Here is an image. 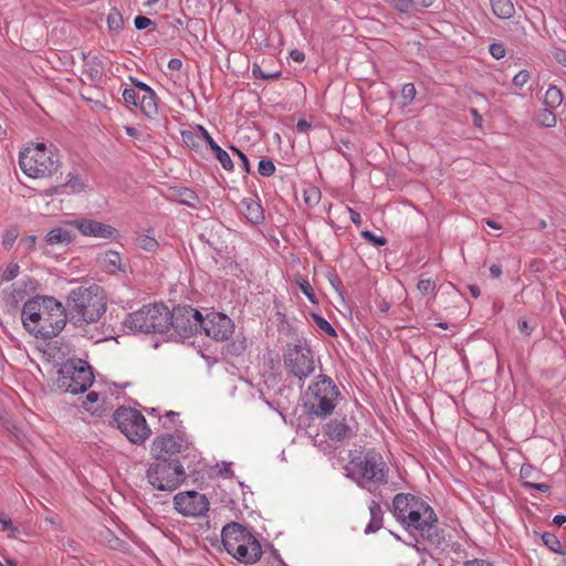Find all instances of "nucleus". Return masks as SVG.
<instances>
[{
    "mask_svg": "<svg viewBox=\"0 0 566 566\" xmlns=\"http://www.w3.org/2000/svg\"><path fill=\"white\" fill-rule=\"evenodd\" d=\"M391 512L397 521L407 528L416 530L430 546L438 548L444 543V530L439 527L434 510L420 496L396 494Z\"/></svg>",
    "mask_w": 566,
    "mask_h": 566,
    "instance_id": "nucleus-1",
    "label": "nucleus"
},
{
    "mask_svg": "<svg viewBox=\"0 0 566 566\" xmlns=\"http://www.w3.org/2000/svg\"><path fill=\"white\" fill-rule=\"evenodd\" d=\"M67 319L65 306L53 296L32 297L24 303L21 312L25 331L43 340L57 336L64 329Z\"/></svg>",
    "mask_w": 566,
    "mask_h": 566,
    "instance_id": "nucleus-2",
    "label": "nucleus"
},
{
    "mask_svg": "<svg viewBox=\"0 0 566 566\" xmlns=\"http://www.w3.org/2000/svg\"><path fill=\"white\" fill-rule=\"evenodd\" d=\"M69 319L76 326L97 322L106 312V297L101 286H78L66 297Z\"/></svg>",
    "mask_w": 566,
    "mask_h": 566,
    "instance_id": "nucleus-3",
    "label": "nucleus"
},
{
    "mask_svg": "<svg viewBox=\"0 0 566 566\" xmlns=\"http://www.w3.org/2000/svg\"><path fill=\"white\" fill-rule=\"evenodd\" d=\"M350 469L348 476L352 478L359 488L375 493L378 485L388 483L389 468L382 455L375 449H368L354 457L349 462Z\"/></svg>",
    "mask_w": 566,
    "mask_h": 566,
    "instance_id": "nucleus-4",
    "label": "nucleus"
},
{
    "mask_svg": "<svg viewBox=\"0 0 566 566\" xmlns=\"http://www.w3.org/2000/svg\"><path fill=\"white\" fill-rule=\"evenodd\" d=\"M92 366L82 358H70L57 369L55 386L62 392L77 395L85 392L94 382Z\"/></svg>",
    "mask_w": 566,
    "mask_h": 566,
    "instance_id": "nucleus-5",
    "label": "nucleus"
},
{
    "mask_svg": "<svg viewBox=\"0 0 566 566\" xmlns=\"http://www.w3.org/2000/svg\"><path fill=\"white\" fill-rule=\"evenodd\" d=\"M307 395L308 399L304 407L308 413L317 418H326L333 413L340 391L329 376L321 374L308 386Z\"/></svg>",
    "mask_w": 566,
    "mask_h": 566,
    "instance_id": "nucleus-6",
    "label": "nucleus"
},
{
    "mask_svg": "<svg viewBox=\"0 0 566 566\" xmlns=\"http://www.w3.org/2000/svg\"><path fill=\"white\" fill-rule=\"evenodd\" d=\"M168 307L164 304L145 305L127 315L124 326L134 333H168Z\"/></svg>",
    "mask_w": 566,
    "mask_h": 566,
    "instance_id": "nucleus-7",
    "label": "nucleus"
},
{
    "mask_svg": "<svg viewBox=\"0 0 566 566\" xmlns=\"http://www.w3.org/2000/svg\"><path fill=\"white\" fill-rule=\"evenodd\" d=\"M19 165L21 170L32 178L52 176L60 167L57 157L44 144H36L22 151Z\"/></svg>",
    "mask_w": 566,
    "mask_h": 566,
    "instance_id": "nucleus-8",
    "label": "nucleus"
},
{
    "mask_svg": "<svg viewBox=\"0 0 566 566\" xmlns=\"http://www.w3.org/2000/svg\"><path fill=\"white\" fill-rule=\"evenodd\" d=\"M154 460L146 472L147 480L154 489L172 492L186 480V472L180 460Z\"/></svg>",
    "mask_w": 566,
    "mask_h": 566,
    "instance_id": "nucleus-9",
    "label": "nucleus"
},
{
    "mask_svg": "<svg viewBox=\"0 0 566 566\" xmlns=\"http://www.w3.org/2000/svg\"><path fill=\"white\" fill-rule=\"evenodd\" d=\"M117 429L134 444H140L151 434L145 417L132 407H118L112 418Z\"/></svg>",
    "mask_w": 566,
    "mask_h": 566,
    "instance_id": "nucleus-10",
    "label": "nucleus"
},
{
    "mask_svg": "<svg viewBox=\"0 0 566 566\" xmlns=\"http://www.w3.org/2000/svg\"><path fill=\"white\" fill-rule=\"evenodd\" d=\"M201 315L200 311L190 305H177L172 311L168 310V332L172 328L170 337L184 340L199 333Z\"/></svg>",
    "mask_w": 566,
    "mask_h": 566,
    "instance_id": "nucleus-11",
    "label": "nucleus"
},
{
    "mask_svg": "<svg viewBox=\"0 0 566 566\" xmlns=\"http://www.w3.org/2000/svg\"><path fill=\"white\" fill-rule=\"evenodd\" d=\"M284 367L289 376L304 380L315 370V360L312 349L301 342L289 345L284 354Z\"/></svg>",
    "mask_w": 566,
    "mask_h": 566,
    "instance_id": "nucleus-12",
    "label": "nucleus"
},
{
    "mask_svg": "<svg viewBox=\"0 0 566 566\" xmlns=\"http://www.w3.org/2000/svg\"><path fill=\"white\" fill-rule=\"evenodd\" d=\"M189 449L188 439L185 434L165 433L156 437L150 447L154 459H166L168 461L179 460L178 454Z\"/></svg>",
    "mask_w": 566,
    "mask_h": 566,
    "instance_id": "nucleus-13",
    "label": "nucleus"
},
{
    "mask_svg": "<svg viewBox=\"0 0 566 566\" xmlns=\"http://www.w3.org/2000/svg\"><path fill=\"white\" fill-rule=\"evenodd\" d=\"M216 342L228 340L234 333V323L230 317L220 312H210L201 315L200 331Z\"/></svg>",
    "mask_w": 566,
    "mask_h": 566,
    "instance_id": "nucleus-14",
    "label": "nucleus"
},
{
    "mask_svg": "<svg viewBox=\"0 0 566 566\" xmlns=\"http://www.w3.org/2000/svg\"><path fill=\"white\" fill-rule=\"evenodd\" d=\"M174 506L186 517H201L209 511V500L197 491L180 492L174 496Z\"/></svg>",
    "mask_w": 566,
    "mask_h": 566,
    "instance_id": "nucleus-15",
    "label": "nucleus"
},
{
    "mask_svg": "<svg viewBox=\"0 0 566 566\" xmlns=\"http://www.w3.org/2000/svg\"><path fill=\"white\" fill-rule=\"evenodd\" d=\"M65 224L76 228L82 235L101 239H116L118 230L114 227L88 218L69 220Z\"/></svg>",
    "mask_w": 566,
    "mask_h": 566,
    "instance_id": "nucleus-16",
    "label": "nucleus"
},
{
    "mask_svg": "<svg viewBox=\"0 0 566 566\" xmlns=\"http://www.w3.org/2000/svg\"><path fill=\"white\" fill-rule=\"evenodd\" d=\"M255 537L245 526L237 522H230L222 527L221 542L226 549H233L234 546L240 545Z\"/></svg>",
    "mask_w": 566,
    "mask_h": 566,
    "instance_id": "nucleus-17",
    "label": "nucleus"
},
{
    "mask_svg": "<svg viewBox=\"0 0 566 566\" xmlns=\"http://www.w3.org/2000/svg\"><path fill=\"white\" fill-rule=\"evenodd\" d=\"M227 553L235 558L239 563L245 565L255 564L262 557L261 544L255 537L234 546L233 549L228 548Z\"/></svg>",
    "mask_w": 566,
    "mask_h": 566,
    "instance_id": "nucleus-18",
    "label": "nucleus"
},
{
    "mask_svg": "<svg viewBox=\"0 0 566 566\" xmlns=\"http://www.w3.org/2000/svg\"><path fill=\"white\" fill-rule=\"evenodd\" d=\"M325 434L333 441H344L355 434L354 428L347 423L346 418L333 419L325 426Z\"/></svg>",
    "mask_w": 566,
    "mask_h": 566,
    "instance_id": "nucleus-19",
    "label": "nucleus"
},
{
    "mask_svg": "<svg viewBox=\"0 0 566 566\" xmlns=\"http://www.w3.org/2000/svg\"><path fill=\"white\" fill-rule=\"evenodd\" d=\"M97 262L101 269L107 274H115L119 271H125V264L122 262V256L114 250H108L97 256Z\"/></svg>",
    "mask_w": 566,
    "mask_h": 566,
    "instance_id": "nucleus-20",
    "label": "nucleus"
},
{
    "mask_svg": "<svg viewBox=\"0 0 566 566\" xmlns=\"http://www.w3.org/2000/svg\"><path fill=\"white\" fill-rule=\"evenodd\" d=\"M67 177L69 178L65 182L46 188L43 191V195L46 197L54 196V195H63V193H65V190L67 188H70L72 192H78V191L83 190L84 184L82 182V180L78 176L69 174Z\"/></svg>",
    "mask_w": 566,
    "mask_h": 566,
    "instance_id": "nucleus-21",
    "label": "nucleus"
},
{
    "mask_svg": "<svg viewBox=\"0 0 566 566\" xmlns=\"http://www.w3.org/2000/svg\"><path fill=\"white\" fill-rule=\"evenodd\" d=\"M241 212L254 224L261 223L264 220L261 205L253 199L245 198L241 201Z\"/></svg>",
    "mask_w": 566,
    "mask_h": 566,
    "instance_id": "nucleus-22",
    "label": "nucleus"
},
{
    "mask_svg": "<svg viewBox=\"0 0 566 566\" xmlns=\"http://www.w3.org/2000/svg\"><path fill=\"white\" fill-rule=\"evenodd\" d=\"M75 239L74 233L65 227H57L52 229L45 235V242L49 245L64 244L67 245L72 243Z\"/></svg>",
    "mask_w": 566,
    "mask_h": 566,
    "instance_id": "nucleus-23",
    "label": "nucleus"
},
{
    "mask_svg": "<svg viewBox=\"0 0 566 566\" xmlns=\"http://www.w3.org/2000/svg\"><path fill=\"white\" fill-rule=\"evenodd\" d=\"M171 196L177 202L191 208H196L200 201L198 195L186 187L172 189Z\"/></svg>",
    "mask_w": 566,
    "mask_h": 566,
    "instance_id": "nucleus-24",
    "label": "nucleus"
},
{
    "mask_svg": "<svg viewBox=\"0 0 566 566\" xmlns=\"http://www.w3.org/2000/svg\"><path fill=\"white\" fill-rule=\"evenodd\" d=\"M369 512L370 521L365 528L366 534L375 533L382 527L384 512L381 510L380 504L376 501H371L369 505Z\"/></svg>",
    "mask_w": 566,
    "mask_h": 566,
    "instance_id": "nucleus-25",
    "label": "nucleus"
},
{
    "mask_svg": "<svg viewBox=\"0 0 566 566\" xmlns=\"http://www.w3.org/2000/svg\"><path fill=\"white\" fill-rule=\"evenodd\" d=\"M493 13L500 19H510L515 12L512 0H490Z\"/></svg>",
    "mask_w": 566,
    "mask_h": 566,
    "instance_id": "nucleus-26",
    "label": "nucleus"
},
{
    "mask_svg": "<svg viewBox=\"0 0 566 566\" xmlns=\"http://www.w3.org/2000/svg\"><path fill=\"white\" fill-rule=\"evenodd\" d=\"M157 95L154 92V95L147 94L142 95L140 102L137 107L142 111V113L148 117V118H155L158 114V106H157Z\"/></svg>",
    "mask_w": 566,
    "mask_h": 566,
    "instance_id": "nucleus-27",
    "label": "nucleus"
},
{
    "mask_svg": "<svg viewBox=\"0 0 566 566\" xmlns=\"http://www.w3.org/2000/svg\"><path fill=\"white\" fill-rule=\"evenodd\" d=\"M535 535H539L543 544L551 551L559 555H566V549L563 547L557 535L551 532L538 533L534 531Z\"/></svg>",
    "mask_w": 566,
    "mask_h": 566,
    "instance_id": "nucleus-28",
    "label": "nucleus"
},
{
    "mask_svg": "<svg viewBox=\"0 0 566 566\" xmlns=\"http://www.w3.org/2000/svg\"><path fill=\"white\" fill-rule=\"evenodd\" d=\"M388 3L399 13L416 14L421 11L418 2L415 0H388Z\"/></svg>",
    "mask_w": 566,
    "mask_h": 566,
    "instance_id": "nucleus-29",
    "label": "nucleus"
},
{
    "mask_svg": "<svg viewBox=\"0 0 566 566\" xmlns=\"http://www.w3.org/2000/svg\"><path fill=\"white\" fill-rule=\"evenodd\" d=\"M106 22L111 33L117 34L124 27V18L117 8L109 10Z\"/></svg>",
    "mask_w": 566,
    "mask_h": 566,
    "instance_id": "nucleus-30",
    "label": "nucleus"
},
{
    "mask_svg": "<svg viewBox=\"0 0 566 566\" xmlns=\"http://www.w3.org/2000/svg\"><path fill=\"white\" fill-rule=\"evenodd\" d=\"M562 102H563L562 91L555 85L549 86V88L546 91V94H545L544 104L547 107L554 109V108L558 107L562 104Z\"/></svg>",
    "mask_w": 566,
    "mask_h": 566,
    "instance_id": "nucleus-31",
    "label": "nucleus"
},
{
    "mask_svg": "<svg viewBox=\"0 0 566 566\" xmlns=\"http://www.w3.org/2000/svg\"><path fill=\"white\" fill-rule=\"evenodd\" d=\"M536 120L544 127H554L556 125V115L553 108H542L536 115Z\"/></svg>",
    "mask_w": 566,
    "mask_h": 566,
    "instance_id": "nucleus-32",
    "label": "nucleus"
},
{
    "mask_svg": "<svg viewBox=\"0 0 566 566\" xmlns=\"http://www.w3.org/2000/svg\"><path fill=\"white\" fill-rule=\"evenodd\" d=\"M137 244L140 249L147 252H155L159 247L158 241L155 238L147 234H140L137 238Z\"/></svg>",
    "mask_w": 566,
    "mask_h": 566,
    "instance_id": "nucleus-33",
    "label": "nucleus"
},
{
    "mask_svg": "<svg viewBox=\"0 0 566 566\" xmlns=\"http://www.w3.org/2000/svg\"><path fill=\"white\" fill-rule=\"evenodd\" d=\"M247 348V339L244 336L238 335L237 338L228 344L227 352L232 356L241 355Z\"/></svg>",
    "mask_w": 566,
    "mask_h": 566,
    "instance_id": "nucleus-34",
    "label": "nucleus"
},
{
    "mask_svg": "<svg viewBox=\"0 0 566 566\" xmlns=\"http://www.w3.org/2000/svg\"><path fill=\"white\" fill-rule=\"evenodd\" d=\"M303 198L308 207L316 206L321 200V190L317 187H308L303 191Z\"/></svg>",
    "mask_w": 566,
    "mask_h": 566,
    "instance_id": "nucleus-35",
    "label": "nucleus"
},
{
    "mask_svg": "<svg viewBox=\"0 0 566 566\" xmlns=\"http://www.w3.org/2000/svg\"><path fill=\"white\" fill-rule=\"evenodd\" d=\"M295 283L298 285L303 294L306 295L310 302L314 304L317 303V297L314 293V290L306 279L298 276L295 279Z\"/></svg>",
    "mask_w": 566,
    "mask_h": 566,
    "instance_id": "nucleus-36",
    "label": "nucleus"
},
{
    "mask_svg": "<svg viewBox=\"0 0 566 566\" xmlns=\"http://www.w3.org/2000/svg\"><path fill=\"white\" fill-rule=\"evenodd\" d=\"M182 142L191 149L200 147L201 137L196 132L185 130L181 133Z\"/></svg>",
    "mask_w": 566,
    "mask_h": 566,
    "instance_id": "nucleus-37",
    "label": "nucleus"
},
{
    "mask_svg": "<svg viewBox=\"0 0 566 566\" xmlns=\"http://www.w3.org/2000/svg\"><path fill=\"white\" fill-rule=\"evenodd\" d=\"M311 315L315 324L328 336L335 337L337 335L335 328L323 316L316 313H312Z\"/></svg>",
    "mask_w": 566,
    "mask_h": 566,
    "instance_id": "nucleus-38",
    "label": "nucleus"
},
{
    "mask_svg": "<svg viewBox=\"0 0 566 566\" xmlns=\"http://www.w3.org/2000/svg\"><path fill=\"white\" fill-rule=\"evenodd\" d=\"M252 74L255 78L273 80V78H279L282 75V72L281 71L264 72L259 64L254 63L252 65Z\"/></svg>",
    "mask_w": 566,
    "mask_h": 566,
    "instance_id": "nucleus-39",
    "label": "nucleus"
},
{
    "mask_svg": "<svg viewBox=\"0 0 566 566\" xmlns=\"http://www.w3.org/2000/svg\"><path fill=\"white\" fill-rule=\"evenodd\" d=\"M20 232L18 227H11L7 229L2 235V244L4 248L9 249L13 245L15 240L18 239Z\"/></svg>",
    "mask_w": 566,
    "mask_h": 566,
    "instance_id": "nucleus-40",
    "label": "nucleus"
},
{
    "mask_svg": "<svg viewBox=\"0 0 566 566\" xmlns=\"http://www.w3.org/2000/svg\"><path fill=\"white\" fill-rule=\"evenodd\" d=\"M216 158L219 160L223 169L231 171L233 170V161L231 160L229 154L222 149L221 147L218 148L214 153Z\"/></svg>",
    "mask_w": 566,
    "mask_h": 566,
    "instance_id": "nucleus-41",
    "label": "nucleus"
},
{
    "mask_svg": "<svg viewBox=\"0 0 566 566\" xmlns=\"http://www.w3.org/2000/svg\"><path fill=\"white\" fill-rule=\"evenodd\" d=\"M361 237L374 247H382L387 243V239L385 237L376 235L369 230L361 231Z\"/></svg>",
    "mask_w": 566,
    "mask_h": 566,
    "instance_id": "nucleus-42",
    "label": "nucleus"
},
{
    "mask_svg": "<svg viewBox=\"0 0 566 566\" xmlns=\"http://www.w3.org/2000/svg\"><path fill=\"white\" fill-rule=\"evenodd\" d=\"M258 171L263 177H270L275 171V165L271 159H261L259 161Z\"/></svg>",
    "mask_w": 566,
    "mask_h": 566,
    "instance_id": "nucleus-43",
    "label": "nucleus"
},
{
    "mask_svg": "<svg viewBox=\"0 0 566 566\" xmlns=\"http://www.w3.org/2000/svg\"><path fill=\"white\" fill-rule=\"evenodd\" d=\"M140 97L142 96H139L135 88H125L123 91V99L127 105L137 107L140 102Z\"/></svg>",
    "mask_w": 566,
    "mask_h": 566,
    "instance_id": "nucleus-44",
    "label": "nucleus"
},
{
    "mask_svg": "<svg viewBox=\"0 0 566 566\" xmlns=\"http://www.w3.org/2000/svg\"><path fill=\"white\" fill-rule=\"evenodd\" d=\"M178 417H179L178 412H176V411H167L165 413V420L163 422V428L165 430H171L172 426H170L169 423H174V424H177V426L181 427L182 421H178L177 422V418Z\"/></svg>",
    "mask_w": 566,
    "mask_h": 566,
    "instance_id": "nucleus-45",
    "label": "nucleus"
},
{
    "mask_svg": "<svg viewBox=\"0 0 566 566\" xmlns=\"http://www.w3.org/2000/svg\"><path fill=\"white\" fill-rule=\"evenodd\" d=\"M19 271L20 266L18 263H10L1 275L2 281L9 282L15 279L19 274Z\"/></svg>",
    "mask_w": 566,
    "mask_h": 566,
    "instance_id": "nucleus-46",
    "label": "nucleus"
},
{
    "mask_svg": "<svg viewBox=\"0 0 566 566\" xmlns=\"http://www.w3.org/2000/svg\"><path fill=\"white\" fill-rule=\"evenodd\" d=\"M134 24L137 30H144L148 27H153V31L156 30L155 22L145 15H137L134 20Z\"/></svg>",
    "mask_w": 566,
    "mask_h": 566,
    "instance_id": "nucleus-47",
    "label": "nucleus"
},
{
    "mask_svg": "<svg viewBox=\"0 0 566 566\" xmlns=\"http://www.w3.org/2000/svg\"><path fill=\"white\" fill-rule=\"evenodd\" d=\"M417 287L421 294L427 295L434 291L436 283H434V281H432L430 279H422L418 282Z\"/></svg>",
    "mask_w": 566,
    "mask_h": 566,
    "instance_id": "nucleus-48",
    "label": "nucleus"
},
{
    "mask_svg": "<svg viewBox=\"0 0 566 566\" xmlns=\"http://www.w3.org/2000/svg\"><path fill=\"white\" fill-rule=\"evenodd\" d=\"M530 72L522 70L513 77V85L522 88L530 81Z\"/></svg>",
    "mask_w": 566,
    "mask_h": 566,
    "instance_id": "nucleus-49",
    "label": "nucleus"
},
{
    "mask_svg": "<svg viewBox=\"0 0 566 566\" xmlns=\"http://www.w3.org/2000/svg\"><path fill=\"white\" fill-rule=\"evenodd\" d=\"M522 485L524 489L536 490V491L544 492V493L548 492L551 490V485H548L546 483H535L532 481H524V482H522Z\"/></svg>",
    "mask_w": 566,
    "mask_h": 566,
    "instance_id": "nucleus-50",
    "label": "nucleus"
},
{
    "mask_svg": "<svg viewBox=\"0 0 566 566\" xmlns=\"http://www.w3.org/2000/svg\"><path fill=\"white\" fill-rule=\"evenodd\" d=\"M490 54L495 59L500 60L505 56V48L502 43H492L489 48Z\"/></svg>",
    "mask_w": 566,
    "mask_h": 566,
    "instance_id": "nucleus-51",
    "label": "nucleus"
},
{
    "mask_svg": "<svg viewBox=\"0 0 566 566\" xmlns=\"http://www.w3.org/2000/svg\"><path fill=\"white\" fill-rule=\"evenodd\" d=\"M0 524L2 525L4 531H10L12 533L18 532V527L13 525L10 516H8L4 513H0Z\"/></svg>",
    "mask_w": 566,
    "mask_h": 566,
    "instance_id": "nucleus-52",
    "label": "nucleus"
},
{
    "mask_svg": "<svg viewBox=\"0 0 566 566\" xmlns=\"http://www.w3.org/2000/svg\"><path fill=\"white\" fill-rule=\"evenodd\" d=\"M36 235H27L20 240V245H22L27 251H32L35 249Z\"/></svg>",
    "mask_w": 566,
    "mask_h": 566,
    "instance_id": "nucleus-53",
    "label": "nucleus"
},
{
    "mask_svg": "<svg viewBox=\"0 0 566 566\" xmlns=\"http://www.w3.org/2000/svg\"><path fill=\"white\" fill-rule=\"evenodd\" d=\"M130 81L135 88H138L139 91H142L144 93L143 95H147V94L154 95L155 91L146 83L138 81L136 78H133V77H130Z\"/></svg>",
    "mask_w": 566,
    "mask_h": 566,
    "instance_id": "nucleus-54",
    "label": "nucleus"
},
{
    "mask_svg": "<svg viewBox=\"0 0 566 566\" xmlns=\"http://www.w3.org/2000/svg\"><path fill=\"white\" fill-rule=\"evenodd\" d=\"M534 468L531 464H523L520 470V478L524 481H530L533 476Z\"/></svg>",
    "mask_w": 566,
    "mask_h": 566,
    "instance_id": "nucleus-55",
    "label": "nucleus"
},
{
    "mask_svg": "<svg viewBox=\"0 0 566 566\" xmlns=\"http://www.w3.org/2000/svg\"><path fill=\"white\" fill-rule=\"evenodd\" d=\"M517 328L518 331L528 336L533 332L534 327L528 324V321L525 318H520L517 322Z\"/></svg>",
    "mask_w": 566,
    "mask_h": 566,
    "instance_id": "nucleus-56",
    "label": "nucleus"
},
{
    "mask_svg": "<svg viewBox=\"0 0 566 566\" xmlns=\"http://www.w3.org/2000/svg\"><path fill=\"white\" fill-rule=\"evenodd\" d=\"M402 96L406 99H413L416 96V87L412 83H408L402 88Z\"/></svg>",
    "mask_w": 566,
    "mask_h": 566,
    "instance_id": "nucleus-57",
    "label": "nucleus"
},
{
    "mask_svg": "<svg viewBox=\"0 0 566 566\" xmlns=\"http://www.w3.org/2000/svg\"><path fill=\"white\" fill-rule=\"evenodd\" d=\"M470 113L472 115L474 126L481 128L483 123L482 115L479 113L476 108L473 107L470 108Z\"/></svg>",
    "mask_w": 566,
    "mask_h": 566,
    "instance_id": "nucleus-58",
    "label": "nucleus"
},
{
    "mask_svg": "<svg viewBox=\"0 0 566 566\" xmlns=\"http://www.w3.org/2000/svg\"><path fill=\"white\" fill-rule=\"evenodd\" d=\"M240 160V166L242 170L247 174L251 172L250 161L245 154H240V157H238Z\"/></svg>",
    "mask_w": 566,
    "mask_h": 566,
    "instance_id": "nucleus-59",
    "label": "nucleus"
},
{
    "mask_svg": "<svg viewBox=\"0 0 566 566\" xmlns=\"http://www.w3.org/2000/svg\"><path fill=\"white\" fill-rule=\"evenodd\" d=\"M311 127H312V124L305 119H300L296 124L297 133H307Z\"/></svg>",
    "mask_w": 566,
    "mask_h": 566,
    "instance_id": "nucleus-60",
    "label": "nucleus"
},
{
    "mask_svg": "<svg viewBox=\"0 0 566 566\" xmlns=\"http://www.w3.org/2000/svg\"><path fill=\"white\" fill-rule=\"evenodd\" d=\"M290 56L293 61L298 62V63H302L305 60V54L297 49L292 50L290 52Z\"/></svg>",
    "mask_w": 566,
    "mask_h": 566,
    "instance_id": "nucleus-61",
    "label": "nucleus"
},
{
    "mask_svg": "<svg viewBox=\"0 0 566 566\" xmlns=\"http://www.w3.org/2000/svg\"><path fill=\"white\" fill-rule=\"evenodd\" d=\"M328 280H329V283L333 285V287L336 290V291H339L340 286H342V281L337 276V274L335 273H329L328 274Z\"/></svg>",
    "mask_w": 566,
    "mask_h": 566,
    "instance_id": "nucleus-62",
    "label": "nucleus"
},
{
    "mask_svg": "<svg viewBox=\"0 0 566 566\" xmlns=\"http://www.w3.org/2000/svg\"><path fill=\"white\" fill-rule=\"evenodd\" d=\"M463 566H494V565L484 559H472V560L465 562Z\"/></svg>",
    "mask_w": 566,
    "mask_h": 566,
    "instance_id": "nucleus-63",
    "label": "nucleus"
},
{
    "mask_svg": "<svg viewBox=\"0 0 566 566\" xmlns=\"http://www.w3.org/2000/svg\"><path fill=\"white\" fill-rule=\"evenodd\" d=\"M554 55L558 63L566 66V51L565 50H557Z\"/></svg>",
    "mask_w": 566,
    "mask_h": 566,
    "instance_id": "nucleus-64",
    "label": "nucleus"
}]
</instances>
